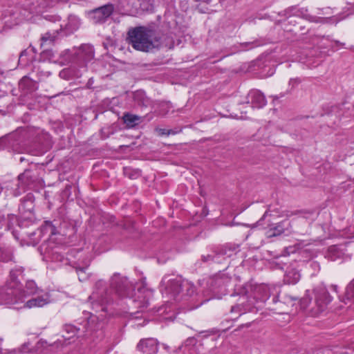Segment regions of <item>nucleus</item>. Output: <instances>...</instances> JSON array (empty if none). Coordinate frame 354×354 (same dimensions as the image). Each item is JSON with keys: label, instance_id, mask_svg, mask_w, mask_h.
Returning <instances> with one entry per match:
<instances>
[{"label": "nucleus", "instance_id": "nucleus-55", "mask_svg": "<svg viewBox=\"0 0 354 354\" xmlns=\"http://www.w3.org/2000/svg\"><path fill=\"white\" fill-rule=\"evenodd\" d=\"M287 250H288V252H289V253L290 252H292V253L294 252L293 248H292V247H290V248H287Z\"/></svg>", "mask_w": 354, "mask_h": 354}, {"label": "nucleus", "instance_id": "nucleus-37", "mask_svg": "<svg viewBox=\"0 0 354 354\" xmlns=\"http://www.w3.org/2000/svg\"><path fill=\"white\" fill-rule=\"evenodd\" d=\"M261 44L258 40H254L252 41L244 42L240 44L242 50H249L252 49L256 46H260Z\"/></svg>", "mask_w": 354, "mask_h": 354}, {"label": "nucleus", "instance_id": "nucleus-49", "mask_svg": "<svg viewBox=\"0 0 354 354\" xmlns=\"http://www.w3.org/2000/svg\"><path fill=\"white\" fill-rule=\"evenodd\" d=\"M40 73V76L41 77H48L50 75V71H41L39 72Z\"/></svg>", "mask_w": 354, "mask_h": 354}, {"label": "nucleus", "instance_id": "nucleus-41", "mask_svg": "<svg viewBox=\"0 0 354 354\" xmlns=\"http://www.w3.org/2000/svg\"><path fill=\"white\" fill-rule=\"evenodd\" d=\"M299 253L302 257H305L308 259H310L315 257V253L308 249L301 250L299 252Z\"/></svg>", "mask_w": 354, "mask_h": 354}, {"label": "nucleus", "instance_id": "nucleus-60", "mask_svg": "<svg viewBox=\"0 0 354 354\" xmlns=\"http://www.w3.org/2000/svg\"><path fill=\"white\" fill-rule=\"evenodd\" d=\"M19 160H20V162H23L24 160V158L20 157Z\"/></svg>", "mask_w": 354, "mask_h": 354}, {"label": "nucleus", "instance_id": "nucleus-39", "mask_svg": "<svg viewBox=\"0 0 354 354\" xmlns=\"http://www.w3.org/2000/svg\"><path fill=\"white\" fill-rule=\"evenodd\" d=\"M30 51L31 50H23L20 53L19 62L21 63L22 65H26L30 62V59L28 57V55Z\"/></svg>", "mask_w": 354, "mask_h": 354}, {"label": "nucleus", "instance_id": "nucleus-34", "mask_svg": "<svg viewBox=\"0 0 354 354\" xmlns=\"http://www.w3.org/2000/svg\"><path fill=\"white\" fill-rule=\"evenodd\" d=\"M67 0H40L42 8H52L59 3H66Z\"/></svg>", "mask_w": 354, "mask_h": 354}, {"label": "nucleus", "instance_id": "nucleus-30", "mask_svg": "<svg viewBox=\"0 0 354 354\" xmlns=\"http://www.w3.org/2000/svg\"><path fill=\"white\" fill-rule=\"evenodd\" d=\"M344 254V252L339 245H333L328 248L326 257L331 261H335L337 259L340 258Z\"/></svg>", "mask_w": 354, "mask_h": 354}, {"label": "nucleus", "instance_id": "nucleus-29", "mask_svg": "<svg viewBox=\"0 0 354 354\" xmlns=\"http://www.w3.org/2000/svg\"><path fill=\"white\" fill-rule=\"evenodd\" d=\"M195 292V287L188 281H182L181 292L179 297L180 300L185 297H191Z\"/></svg>", "mask_w": 354, "mask_h": 354}, {"label": "nucleus", "instance_id": "nucleus-20", "mask_svg": "<svg viewBox=\"0 0 354 354\" xmlns=\"http://www.w3.org/2000/svg\"><path fill=\"white\" fill-rule=\"evenodd\" d=\"M39 232L42 236L47 235L48 238L59 234L55 224L49 221H44V224L39 228Z\"/></svg>", "mask_w": 354, "mask_h": 354}, {"label": "nucleus", "instance_id": "nucleus-14", "mask_svg": "<svg viewBox=\"0 0 354 354\" xmlns=\"http://www.w3.org/2000/svg\"><path fill=\"white\" fill-rule=\"evenodd\" d=\"M137 348L145 354H156L158 351V342L154 338L142 339L138 344Z\"/></svg>", "mask_w": 354, "mask_h": 354}, {"label": "nucleus", "instance_id": "nucleus-40", "mask_svg": "<svg viewBox=\"0 0 354 354\" xmlns=\"http://www.w3.org/2000/svg\"><path fill=\"white\" fill-rule=\"evenodd\" d=\"M308 292H309V291L307 290L306 295L299 299V304H300L301 308L303 309L306 308L311 301V298L310 297Z\"/></svg>", "mask_w": 354, "mask_h": 354}, {"label": "nucleus", "instance_id": "nucleus-21", "mask_svg": "<svg viewBox=\"0 0 354 354\" xmlns=\"http://www.w3.org/2000/svg\"><path fill=\"white\" fill-rule=\"evenodd\" d=\"M19 87L24 93H31L37 88V82L26 76L19 81Z\"/></svg>", "mask_w": 354, "mask_h": 354}, {"label": "nucleus", "instance_id": "nucleus-38", "mask_svg": "<svg viewBox=\"0 0 354 354\" xmlns=\"http://www.w3.org/2000/svg\"><path fill=\"white\" fill-rule=\"evenodd\" d=\"M41 57L44 60L50 61L53 59L54 54L51 50L45 47L44 48H43V50L41 53Z\"/></svg>", "mask_w": 354, "mask_h": 354}, {"label": "nucleus", "instance_id": "nucleus-48", "mask_svg": "<svg viewBox=\"0 0 354 354\" xmlns=\"http://www.w3.org/2000/svg\"><path fill=\"white\" fill-rule=\"evenodd\" d=\"M181 129H168L167 136L169 135H175L181 132Z\"/></svg>", "mask_w": 354, "mask_h": 354}, {"label": "nucleus", "instance_id": "nucleus-32", "mask_svg": "<svg viewBox=\"0 0 354 354\" xmlns=\"http://www.w3.org/2000/svg\"><path fill=\"white\" fill-rule=\"evenodd\" d=\"M25 288H26L25 293L26 295V297L28 295H35L37 292V285H36L35 282L32 280H28L26 282Z\"/></svg>", "mask_w": 354, "mask_h": 354}, {"label": "nucleus", "instance_id": "nucleus-64", "mask_svg": "<svg viewBox=\"0 0 354 354\" xmlns=\"http://www.w3.org/2000/svg\"><path fill=\"white\" fill-rule=\"evenodd\" d=\"M181 347H182V346H179L178 349V350H180V349H181Z\"/></svg>", "mask_w": 354, "mask_h": 354}, {"label": "nucleus", "instance_id": "nucleus-6", "mask_svg": "<svg viewBox=\"0 0 354 354\" xmlns=\"http://www.w3.org/2000/svg\"><path fill=\"white\" fill-rule=\"evenodd\" d=\"M294 15L297 17H301L310 22L317 23V24H330L335 23L337 24L340 19L337 20L335 17H322L311 15L308 13V9L306 8H301L297 9L295 7H290L286 10H283L281 13H279V15L285 16V15Z\"/></svg>", "mask_w": 354, "mask_h": 354}, {"label": "nucleus", "instance_id": "nucleus-35", "mask_svg": "<svg viewBox=\"0 0 354 354\" xmlns=\"http://www.w3.org/2000/svg\"><path fill=\"white\" fill-rule=\"evenodd\" d=\"M13 137L12 136H5L0 138V149L9 147L12 145Z\"/></svg>", "mask_w": 354, "mask_h": 354}, {"label": "nucleus", "instance_id": "nucleus-46", "mask_svg": "<svg viewBox=\"0 0 354 354\" xmlns=\"http://www.w3.org/2000/svg\"><path fill=\"white\" fill-rule=\"evenodd\" d=\"M156 131L158 132L159 136H167L168 129L157 128Z\"/></svg>", "mask_w": 354, "mask_h": 354}, {"label": "nucleus", "instance_id": "nucleus-53", "mask_svg": "<svg viewBox=\"0 0 354 354\" xmlns=\"http://www.w3.org/2000/svg\"><path fill=\"white\" fill-rule=\"evenodd\" d=\"M196 1L204 2V3H209L211 1V0H196Z\"/></svg>", "mask_w": 354, "mask_h": 354}, {"label": "nucleus", "instance_id": "nucleus-57", "mask_svg": "<svg viewBox=\"0 0 354 354\" xmlns=\"http://www.w3.org/2000/svg\"><path fill=\"white\" fill-rule=\"evenodd\" d=\"M288 299H290V300H297V298L293 297H289Z\"/></svg>", "mask_w": 354, "mask_h": 354}, {"label": "nucleus", "instance_id": "nucleus-22", "mask_svg": "<svg viewBox=\"0 0 354 354\" xmlns=\"http://www.w3.org/2000/svg\"><path fill=\"white\" fill-rule=\"evenodd\" d=\"M221 259L225 257H230L239 251V245L236 244L227 243L218 248Z\"/></svg>", "mask_w": 354, "mask_h": 354}, {"label": "nucleus", "instance_id": "nucleus-47", "mask_svg": "<svg viewBox=\"0 0 354 354\" xmlns=\"http://www.w3.org/2000/svg\"><path fill=\"white\" fill-rule=\"evenodd\" d=\"M269 215V210H266L265 212V213L263 214V216L261 217V218L257 221V226H260V225H262V221Z\"/></svg>", "mask_w": 354, "mask_h": 354}, {"label": "nucleus", "instance_id": "nucleus-16", "mask_svg": "<svg viewBox=\"0 0 354 354\" xmlns=\"http://www.w3.org/2000/svg\"><path fill=\"white\" fill-rule=\"evenodd\" d=\"M35 197L33 194L28 193L21 200L19 205V211L22 215L26 214H32L35 207Z\"/></svg>", "mask_w": 354, "mask_h": 354}, {"label": "nucleus", "instance_id": "nucleus-24", "mask_svg": "<svg viewBox=\"0 0 354 354\" xmlns=\"http://www.w3.org/2000/svg\"><path fill=\"white\" fill-rule=\"evenodd\" d=\"M122 120L128 128H133L143 120L142 117L130 113H124Z\"/></svg>", "mask_w": 354, "mask_h": 354}, {"label": "nucleus", "instance_id": "nucleus-4", "mask_svg": "<svg viewBox=\"0 0 354 354\" xmlns=\"http://www.w3.org/2000/svg\"><path fill=\"white\" fill-rule=\"evenodd\" d=\"M26 298L25 290H23L21 287H17L7 283L4 286L0 287V305H6L9 307L20 309Z\"/></svg>", "mask_w": 354, "mask_h": 354}, {"label": "nucleus", "instance_id": "nucleus-31", "mask_svg": "<svg viewBox=\"0 0 354 354\" xmlns=\"http://www.w3.org/2000/svg\"><path fill=\"white\" fill-rule=\"evenodd\" d=\"M202 261L205 263H221L222 259L221 258L220 254H218V248L212 252V254H209L207 255H202Z\"/></svg>", "mask_w": 354, "mask_h": 354}, {"label": "nucleus", "instance_id": "nucleus-43", "mask_svg": "<svg viewBox=\"0 0 354 354\" xmlns=\"http://www.w3.org/2000/svg\"><path fill=\"white\" fill-rule=\"evenodd\" d=\"M301 82V80L299 78H292L289 81V86H291L292 88H294L297 85H298Z\"/></svg>", "mask_w": 354, "mask_h": 354}, {"label": "nucleus", "instance_id": "nucleus-5", "mask_svg": "<svg viewBox=\"0 0 354 354\" xmlns=\"http://www.w3.org/2000/svg\"><path fill=\"white\" fill-rule=\"evenodd\" d=\"M181 283L182 280L180 279L166 275L161 281L160 292L164 297L169 299L179 301L181 292Z\"/></svg>", "mask_w": 354, "mask_h": 354}, {"label": "nucleus", "instance_id": "nucleus-45", "mask_svg": "<svg viewBox=\"0 0 354 354\" xmlns=\"http://www.w3.org/2000/svg\"><path fill=\"white\" fill-rule=\"evenodd\" d=\"M44 18L48 21H59L60 19L58 16H53V15H46Z\"/></svg>", "mask_w": 354, "mask_h": 354}, {"label": "nucleus", "instance_id": "nucleus-51", "mask_svg": "<svg viewBox=\"0 0 354 354\" xmlns=\"http://www.w3.org/2000/svg\"><path fill=\"white\" fill-rule=\"evenodd\" d=\"M331 289L335 291V292H337V289H338V286L337 285H332L331 286Z\"/></svg>", "mask_w": 354, "mask_h": 354}, {"label": "nucleus", "instance_id": "nucleus-18", "mask_svg": "<svg viewBox=\"0 0 354 354\" xmlns=\"http://www.w3.org/2000/svg\"><path fill=\"white\" fill-rule=\"evenodd\" d=\"M270 295L271 289L268 285L261 284L254 288V297L260 301L266 302L269 299Z\"/></svg>", "mask_w": 354, "mask_h": 354}, {"label": "nucleus", "instance_id": "nucleus-27", "mask_svg": "<svg viewBox=\"0 0 354 354\" xmlns=\"http://www.w3.org/2000/svg\"><path fill=\"white\" fill-rule=\"evenodd\" d=\"M89 262L90 261L88 260L84 262L82 266H80L77 263H74L73 268H75L80 281H86L88 277L86 274V270L89 266Z\"/></svg>", "mask_w": 354, "mask_h": 354}, {"label": "nucleus", "instance_id": "nucleus-9", "mask_svg": "<svg viewBox=\"0 0 354 354\" xmlns=\"http://www.w3.org/2000/svg\"><path fill=\"white\" fill-rule=\"evenodd\" d=\"M115 6L112 3H107L88 12V17L95 24H104L113 14Z\"/></svg>", "mask_w": 354, "mask_h": 354}, {"label": "nucleus", "instance_id": "nucleus-10", "mask_svg": "<svg viewBox=\"0 0 354 354\" xmlns=\"http://www.w3.org/2000/svg\"><path fill=\"white\" fill-rule=\"evenodd\" d=\"M314 294L317 308L314 310L313 315H317L326 308L328 304L331 301V297L326 287L322 285L318 286L314 289Z\"/></svg>", "mask_w": 354, "mask_h": 354}, {"label": "nucleus", "instance_id": "nucleus-28", "mask_svg": "<svg viewBox=\"0 0 354 354\" xmlns=\"http://www.w3.org/2000/svg\"><path fill=\"white\" fill-rule=\"evenodd\" d=\"M13 250L9 246L0 244V261L7 263L13 259Z\"/></svg>", "mask_w": 354, "mask_h": 354}, {"label": "nucleus", "instance_id": "nucleus-59", "mask_svg": "<svg viewBox=\"0 0 354 354\" xmlns=\"http://www.w3.org/2000/svg\"><path fill=\"white\" fill-rule=\"evenodd\" d=\"M250 326V324H246L245 325H241L240 327L246 326L248 327Z\"/></svg>", "mask_w": 354, "mask_h": 354}, {"label": "nucleus", "instance_id": "nucleus-13", "mask_svg": "<svg viewBox=\"0 0 354 354\" xmlns=\"http://www.w3.org/2000/svg\"><path fill=\"white\" fill-rule=\"evenodd\" d=\"M50 302V297L48 293L31 298L21 304V308H41Z\"/></svg>", "mask_w": 354, "mask_h": 354}, {"label": "nucleus", "instance_id": "nucleus-7", "mask_svg": "<svg viewBox=\"0 0 354 354\" xmlns=\"http://www.w3.org/2000/svg\"><path fill=\"white\" fill-rule=\"evenodd\" d=\"M29 137H32L35 147L28 149V153L37 156L47 149L49 135L41 133L39 129H29L27 131Z\"/></svg>", "mask_w": 354, "mask_h": 354}, {"label": "nucleus", "instance_id": "nucleus-8", "mask_svg": "<svg viewBox=\"0 0 354 354\" xmlns=\"http://www.w3.org/2000/svg\"><path fill=\"white\" fill-rule=\"evenodd\" d=\"M36 180V176L33 174L32 171L26 169L24 173L18 176V182L15 185L13 189V195L15 196H19L21 192L26 189L34 188Z\"/></svg>", "mask_w": 354, "mask_h": 354}, {"label": "nucleus", "instance_id": "nucleus-11", "mask_svg": "<svg viewBox=\"0 0 354 354\" xmlns=\"http://www.w3.org/2000/svg\"><path fill=\"white\" fill-rule=\"evenodd\" d=\"M299 263L297 261L291 262L286 268L283 281L286 284H296L301 279Z\"/></svg>", "mask_w": 354, "mask_h": 354}, {"label": "nucleus", "instance_id": "nucleus-42", "mask_svg": "<svg viewBox=\"0 0 354 354\" xmlns=\"http://www.w3.org/2000/svg\"><path fill=\"white\" fill-rule=\"evenodd\" d=\"M66 330L68 333H71L73 335H75L79 329H77L76 327L73 326H66Z\"/></svg>", "mask_w": 354, "mask_h": 354}, {"label": "nucleus", "instance_id": "nucleus-62", "mask_svg": "<svg viewBox=\"0 0 354 354\" xmlns=\"http://www.w3.org/2000/svg\"><path fill=\"white\" fill-rule=\"evenodd\" d=\"M9 12H10V15H13L12 10L9 11Z\"/></svg>", "mask_w": 354, "mask_h": 354}, {"label": "nucleus", "instance_id": "nucleus-1", "mask_svg": "<svg viewBox=\"0 0 354 354\" xmlns=\"http://www.w3.org/2000/svg\"><path fill=\"white\" fill-rule=\"evenodd\" d=\"M110 288L109 290L106 287L103 280L95 283L94 290L88 299V303L95 313L107 312L108 306L113 303L116 296L129 298L140 310L149 306L153 297V290L147 287L145 280L134 283L118 272L111 276Z\"/></svg>", "mask_w": 354, "mask_h": 354}, {"label": "nucleus", "instance_id": "nucleus-58", "mask_svg": "<svg viewBox=\"0 0 354 354\" xmlns=\"http://www.w3.org/2000/svg\"><path fill=\"white\" fill-rule=\"evenodd\" d=\"M335 44H337V45H342V46L344 45V44H342V43H340V42H339V41H335Z\"/></svg>", "mask_w": 354, "mask_h": 354}, {"label": "nucleus", "instance_id": "nucleus-52", "mask_svg": "<svg viewBox=\"0 0 354 354\" xmlns=\"http://www.w3.org/2000/svg\"><path fill=\"white\" fill-rule=\"evenodd\" d=\"M292 15H291L290 16V15H288L289 17H288V23H290V24H293V22H295V20L293 19H291L290 17L292 16Z\"/></svg>", "mask_w": 354, "mask_h": 354}, {"label": "nucleus", "instance_id": "nucleus-25", "mask_svg": "<svg viewBox=\"0 0 354 354\" xmlns=\"http://www.w3.org/2000/svg\"><path fill=\"white\" fill-rule=\"evenodd\" d=\"M17 223V218L14 214L0 215V228L10 230L14 225Z\"/></svg>", "mask_w": 354, "mask_h": 354}, {"label": "nucleus", "instance_id": "nucleus-17", "mask_svg": "<svg viewBox=\"0 0 354 354\" xmlns=\"http://www.w3.org/2000/svg\"><path fill=\"white\" fill-rule=\"evenodd\" d=\"M248 103L253 107L262 108L266 104V100L263 93L259 90H252L248 95Z\"/></svg>", "mask_w": 354, "mask_h": 354}, {"label": "nucleus", "instance_id": "nucleus-54", "mask_svg": "<svg viewBox=\"0 0 354 354\" xmlns=\"http://www.w3.org/2000/svg\"><path fill=\"white\" fill-rule=\"evenodd\" d=\"M272 301L273 303H276L277 301V297L276 295H274L272 299Z\"/></svg>", "mask_w": 354, "mask_h": 354}, {"label": "nucleus", "instance_id": "nucleus-15", "mask_svg": "<svg viewBox=\"0 0 354 354\" xmlns=\"http://www.w3.org/2000/svg\"><path fill=\"white\" fill-rule=\"evenodd\" d=\"M25 268L23 266L15 265L10 270L7 283L21 288V279L24 277Z\"/></svg>", "mask_w": 354, "mask_h": 354}, {"label": "nucleus", "instance_id": "nucleus-23", "mask_svg": "<svg viewBox=\"0 0 354 354\" xmlns=\"http://www.w3.org/2000/svg\"><path fill=\"white\" fill-rule=\"evenodd\" d=\"M59 34V31L53 30V32H46L41 37L40 41V46L41 48H44L45 47L52 46L55 39H57Z\"/></svg>", "mask_w": 354, "mask_h": 354}, {"label": "nucleus", "instance_id": "nucleus-63", "mask_svg": "<svg viewBox=\"0 0 354 354\" xmlns=\"http://www.w3.org/2000/svg\"><path fill=\"white\" fill-rule=\"evenodd\" d=\"M214 282H215V283H217L218 282V280L216 279L214 281Z\"/></svg>", "mask_w": 354, "mask_h": 354}, {"label": "nucleus", "instance_id": "nucleus-56", "mask_svg": "<svg viewBox=\"0 0 354 354\" xmlns=\"http://www.w3.org/2000/svg\"><path fill=\"white\" fill-rule=\"evenodd\" d=\"M12 234H13V236H15V239H19V237L17 235L16 232L15 230L12 231Z\"/></svg>", "mask_w": 354, "mask_h": 354}, {"label": "nucleus", "instance_id": "nucleus-33", "mask_svg": "<svg viewBox=\"0 0 354 354\" xmlns=\"http://www.w3.org/2000/svg\"><path fill=\"white\" fill-rule=\"evenodd\" d=\"M354 302V279L347 285L345 291V299Z\"/></svg>", "mask_w": 354, "mask_h": 354}, {"label": "nucleus", "instance_id": "nucleus-3", "mask_svg": "<svg viewBox=\"0 0 354 354\" xmlns=\"http://www.w3.org/2000/svg\"><path fill=\"white\" fill-rule=\"evenodd\" d=\"M94 58V49L91 45H82L73 54L71 66L59 72V77L64 80L79 78L86 71L87 64Z\"/></svg>", "mask_w": 354, "mask_h": 354}, {"label": "nucleus", "instance_id": "nucleus-50", "mask_svg": "<svg viewBox=\"0 0 354 354\" xmlns=\"http://www.w3.org/2000/svg\"><path fill=\"white\" fill-rule=\"evenodd\" d=\"M284 95H284L283 93H281V94L279 95V96H278V95H274V96H273V99H274V100H278L279 98L282 97H283Z\"/></svg>", "mask_w": 354, "mask_h": 354}, {"label": "nucleus", "instance_id": "nucleus-36", "mask_svg": "<svg viewBox=\"0 0 354 354\" xmlns=\"http://www.w3.org/2000/svg\"><path fill=\"white\" fill-rule=\"evenodd\" d=\"M172 106L169 102H160L159 104L158 114L161 115H166L169 111V109Z\"/></svg>", "mask_w": 354, "mask_h": 354}, {"label": "nucleus", "instance_id": "nucleus-12", "mask_svg": "<svg viewBox=\"0 0 354 354\" xmlns=\"http://www.w3.org/2000/svg\"><path fill=\"white\" fill-rule=\"evenodd\" d=\"M270 228L267 232L268 237L280 236L285 233H290L291 229V223L288 219H285L274 225H268Z\"/></svg>", "mask_w": 354, "mask_h": 354}, {"label": "nucleus", "instance_id": "nucleus-19", "mask_svg": "<svg viewBox=\"0 0 354 354\" xmlns=\"http://www.w3.org/2000/svg\"><path fill=\"white\" fill-rule=\"evenodd\" d=\"M41 251L44 252L47 258H50L53 261H61L62 256L54 248L49 247V243H43L41 246Z\"/></svg>", "mask_w": 354, "mask_h": 354}, {"label": "nucleus", "instance_id": "nucleus-26", "mask_svg": "<svg viewBox=\"0 0 354 354\" xmlns=\"http://www.w3.org/2000/svg\"><path fill=\"white\" fill-rule=\"evenodd\" d=\"M81 25L80 19L75 15H70L68 17V22L65 25V29L69 32H73L77 30Z\"/></svg>", "mask_w": 354, "mask_h": 354}, {"label": "nucleus", "instance_id": "nucleus-2", "mask_svg": "<svg viewBox=\"0 0 354 354\" xmlns=\"http://www.w3.org/2000/svg\"><path fill=\"white\" fill-rule=\"evenodd\" d=\"M127 41L132 47L140 51L148 52L153 48L167 46L165 35H156L155 32L144 26H138L128 31Z\"/></svg>", "mask_w": 354, "mask_h": 354}, {"label": "nucleus", "instance_id": "nucleus-44", "mask_svg": "<svg viewBox=\"0 0 354 354\" xmlns=\"http://www.w3.org/2000/svg\"><path fill=\"white\" fill-rule=\"evenodd\" d=\"M238 313L239 315L243 314L245 312H243L241 310V307L240 305L232 306L231 308V313Z\"/></svg>", "mask_w": 354, "mask_h": 354}, {"label": "nucleus", "instance_id": "nucleus-61", "mask_svg": "<svg viewBox=\"0 0 354 354\" xmlns=\"http://www.w3.org/2000/svg\"><path fill=\"white\" fill-rule=\"evenodd\" d=\"M192 341H193V339L189 338V339H187L186 340V342H192Z\"/></svg>", "mask_w": 354, "mask_h": 354}]
</instances>
